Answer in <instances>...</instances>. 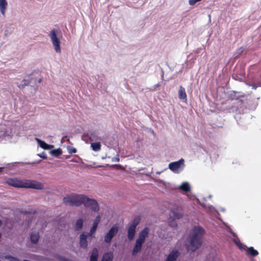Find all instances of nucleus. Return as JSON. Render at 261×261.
<instances>
[{
	"label": "nucleus",
	"instance_id": "nucleus-1",
	"mask_svg": "<svg viewBox=\"0 0 261 261\" xmlns=\"http://www.w3.org/2000/svg\"><path fill=\"white\" fill-rule=\"evenodd\" d=\"M63 200L66 205L69 204L72 206H78L83 204L86 207H90L94 212H98L99 210V205L97 201L84 194L72 193L64 197Z\"/></svg>",
	"mask_w": 261,
	"mask_h": 261
},
{
	"label": "nucleus",
	"instance_id": "nucleus-2",
	"mask_svg": "<svg viewBox=\"0 0 261 261\" xmlns=\"http://www.w3.org/2000/svg\"><path fill=\"white\" fill-rule=\"evenodd\" d=\"M204 229L199 226H194L191 230L186 244L188 251H195L201 245Z\"/></svg>",
	"mask_w": 261,
	"mask_h": 261
},
{
	"label": "nucleus",
	"instance_id": "nucleus-3",
	"mask_svg": "<svg viewBox=\"0 0 261 261\" xmlns=\"http://www.w3.org/2000/svg\"><path fill=\"white\" fill-rule=\"evenodd\" d=\"M5 182L9 186L15 188H32L42 189L43 186L36 180H6Z\"/></svg>",
	"mask_w": 261,
	"mask_h": 261
},
{
	"label": "nucleus",
	"instance_id": "nucleus-4",
	"mask_svg": "<svg viewBox=\"0 0 261 261\" xmlns=\"http://www.w3.org/2000/svg\"><path fill=\"white\" fill-rule=\"evenodd\" d=\"M149 231V228L146 227L139 232L138 238L136 241L135 245L132 251L133 255H136L141 251L142 245L144 243L146 238L148 236Z\"/></svg>",
	"mask_w": 261,
	"mask_h": 261
},
{
	"label": "nucleus",
	"instance_id": "nucleus-5",
	"mask_svg": "<svg viewBox=\"0 0 261 261\" xmlns=\"http://www.w3.org/2000/svg\"><path fill=\"white\" fill-rule=\"evenodd\" d=\"M184 162L183 159H181L178 161L171 162L169 164V168L173 172L177 173L184 168Z\"/></svg>",
	"mask_w": 261,
	"mask_h": 261
},
{
	"label": "nucleus",
	"instance_id": "nucleus-6",
	"mask_svg": "<svg viewBox=\"0 0 261 261\" xmlns=\"http://www.w3.org/2000/svg\"><path fill=\"white\" fill-rule=\"evenodd\" d=\"M118 231V226L117 224L113 225L109 231L106 233L104 237V241L106 243L109 244Z\"/></svg>",
	"mask_w": 261,
	"mask_h": 261
},
{
	"label": "nucleus",
	"instance_id": "nucleus-7",
	"mask_svg": "<svg viewBox=\"0 0 261 261\" xmlns=\"http://www.w3.org/2000/svg\"><path fill=\"white\" fill-rule=\"evenodd\" d=\"M49 35L52 42L53 45L54 46L55 50L57 53H60L61 51L60 47V40L57 37L56 31L55 30H52L49 32Z\"/></svg>",
	"mask_w": 261,
	"mask_h": 261
},
{
	"label": "nucleus",
	"instance_id": "nucleus-8",
	"mask_svg": "<svg viewBox=\"0 0 261 261\" xmlns=\"http://www.w3.org/2000/svg\"><path fill=\"white\" fill-rule=\"evenodd\" d=\"M100 218H101V217L99 215H97L95 219L94 220L92 227L91 228L90 232L88 233V236L89 237H92L93 236V234L95 232V231L97 229L98 225L100 221Z\"/></svg>",
	"mask_w": 261,
	"mask_h": 261
},
{
	"label": "nucleus",
	"instance_id": "nucleus-9",
	"mask_svg": "<svg viewBox=\"0 0 261 261\" xmlns=\"http://www.w3.org/2000/svg\"><path fill=\"white\" fill-rule=\"evenodd\" d=\"M180 254L177 250H173L168 255L165 261H176Z\"/></svg>",
	"mask_w": 261,
	"mask_h": 261
},
{
	"label": "nucleus",
	"instance_id": "nucleus-10",
	"mask_svg": "<svg viewBox=\"0 0 261 261\" xmlns=\"http://www.w3.org/2000/svg\"><path fill=\"white\" fill-rule=\"evenodd\" d=\"M174 216L177 219H180L183 217L184 212L182 207L180 206H177L174 209L171 210Z\"/></svg>",
	"mask_w": 261,
	"mask_h": 261
},
{
	"label": "nucleus",
	"instance_id": "nucleus-11",
	"mask_svg": "<svg viewBox=\"0 0 261 261\" xmlns=\"http://www.w3.org/2000/svg\"><path fill=\"white\" fill-rule=\"evenodd\" d=\"M88 237H89L88 234H85L84 233H82L80 235V245L82 248L86 249L87 248L88 242L87 241V238Z\"/></svg>",
	"mask_w": 261,
	"mask_h": 261
},
{
	"label": "nucleus",
	"instance_id": "nucleus-12",
	"mask_svg": "<svg viewBox=\"0 0 261 261\" xmlns=\"http://www.w3.org/2000/svg\"><path fill=\"white\" fill-rule=\"evenodd\" d=\"M245 94L242 93L241 92H238L236 91H231L230 94V98L231 100H238L241 97H244Z\"/></svg>",
	"mask_w": 261,
	"mask_h": 261
},
{
	"label": "nucleus",
	"instance_id": "nucleus-13",
	"mask_svg": "<svg viewBox=\"0 0 261 261\" xmlns=\"http://www.w3.org/2000/svg\"><path fill=\"white\" fill-rule=\"evenodd\" d=\"M178 97L180 99H182L186 101L187 100V96L186 93L185 89L181 86L179 87L178 92Z\"/></svg>",
	"mask_w": 261,
	"mask_h": 261
},
{
	"label": "nucleus",
	"instance_id": "nucleus-14",
	"mask_svg": "<svg viewBox=\"0 0 261 261\" xmlns=\"http://www.w3.org/2000/svg\"><path fill=\"white\" fill-rule=\"evenodd\" d=\"M87 136L91 141H96L100 140V138L98 136V134L96 131L90 132L87 134Z\"/></svg>",
	"mask_w": 261,
	"mask_h": 261
},
{
	"label": "nucleus",
	"instance_id": "nucleus-15",
	"mask_svg": "<svg viewBox=\"0 0 261 261\" xmlns=\"http://www.w3.org/2000/svg\"><path fill=\"white\" fill-rule=\"evenodd\" d=\"M36 141L38 143L40 147L45 150H48L53 147L52 145H50L46 143L44 141L41 140L38 138H36Z\"/></svg>",
	"mask_w": 261,
	"mask_h": 261
},
{
	"label": "nucleus",
	"instance_id": "nucleus-16",
	"mask_svg": "<svg viewBox=\"0 0 261 261\" xmlns=\"http://www.w3.org/2000/svg\"><path fill=\"white\" fill-rule=\"evenodd\" d=\"M136 228L132 227L129 226L127 229V237L129 240H132L136 234Z\"/></svg>",
	"mask_w": 261,
	"mask_h": 261
},
{
	"label": "nucleus",
	"instance_id": "nucleus-17",
	"mask_svg": "<svg viewBox=\"0 0 261 261\" xmlns=\"http://www.w3.org/2000/svg\"><path fill=\"white\" fill-rule=\"evenodd\" d=\"M7 6L8 3L6 0H0V11L3 16L5 15Z\"/></svg>",
	"mask_w": 261,
	"mask_h": 261
},
{
	"label": "nucleus",
	"instance_id": "nucleus-18",
	"mask_svg": "<svg viewBox=\"0 0 261 261\" xmlns=\"http://www.w3.org/2000/svg\"><path fill=\"white\" fill-rule=\"evenodd\" d=\"M98 250L97 248H94L92 251L90 257V261H98Z\"/></svg>",
	"mask_w": 261,
	"mask_h": 261
},
{
	"label": "nucleus",
	"instance_id": "nucleus-19",
	"mask_svg": "<svg viewBox=\"0 0 261 261\" xmlns=\"http://www.w3.org/2000/svg\"><path fill=\"white\" fill-rule=\"evenodd\" d=\"M113 253L110 252L104 253L101 261H113Z\"/></svg>",
	"mask_w": 261,
	"mask_h": 261
},
{
	"label": "nucleus",
	"instance_id": "nucleus-20",
	"mask_svg": "<svg viewBox=\"0 0 261 261\" xmlns=\"http://www.w3.org/2000/svg\"><path fill=\"white\" fill-rule=\"evenodd\" d=\"M83 220L82 219H79L76 221L75 226H74V229L76 231H80L83 228Z\"/></svg>",
	"mask_w": 261,
	"mask_h": 261
},
{
	"label": "nucleus",
	"instance_id": "nucleus-21",
	"mask_svg": "<svg viewBox=\"0 0 261 261\" xmlns=\"http://www.w3.org/2000/svg\"><path fill=\"white\" fill-rule=\"evenodd\" d=\"M140 221L141 218L140 216L136 217L130 223L129 226L136 228L137 226L140 223Z\"/></svg>",
	"mask_w": 261,
	"mask_h": 261
},
{
	"label": "nucleus",
	"instance_id": "nucleus-22",
	"mask_svg": "<svg viewBox=\"0 0 261 261\" xmlns=\"http://www.w3.org/2000/svg\"><path fill=\"white\" fill-rule=\"evenodd\" d=\"M31 241L32 243L36 244L38 242L39 239V235L38 232H32L31 234Z\"/></svg>",
	"mask_w": 261,
	"mask_h": 261
},
{
	"label": "nucleus",
	"instance_id": "nucleus-23",
	"mask_svg": "<svg viewBox=\"0 0 261 261\" xmlns=\"http://www.w3.org/2000/svg\"><path fill=\"white\" fill-rule=\"evenodd\" d=\"M247 254L251 256H255L258 254V252L253 247H250L247 249Z\"/></svg>",
	"mask_w": 261,
	"mask_h": 261
},
{
	"label": "nucleus",
	"instance_id": "nucleus-24",
	"mask_svg": "<svg viewBox=\"0 0 261 261\" xmlns=\"http://www.w3.org/2000/svg\"><path fill=\"white\" fill-rule=\"evenodd\" d=\"M179 188L181 190H182L184 192H188L190 191V186L189 184L187 182H183L179 187Z\"/></svg>",
	"mask_w": 261,
	"mask_h": 261
},
{
	"label": "nucleus",
	"instance_id": "nucleus-25",
	"mask_svg": "<svg viewBox=\"0 0 261 261\" xmlns=\"http://www.w3.org/2000/svg\"><path fill=\"white\" fill-rule=\"evenodd\" d=\"M91 147L93 150L97 151L100 150L101 145L99 142L92 143L91 144Z\"/></svg>",
	"mask_w": 261,
	"mask_h": 261
},
{
	"label": "nucleus",
	"instance_id": "nucleus-26",
	"mask_svg": "<svg viewBox=\"0 0 261 261\" xmlns=\"http://www.w3.org/2000/svg\"><path fill=\"white\" fill-rule=\"evenodd\" d=\"M51 153L53 155L59 156L62 154V151L61 149L59 148L51 150Z\"/></svg>",
	"mask_w": 261,
	"mask_h": 261
},
{
	"label": "nucleus",
	"instance_id": "nucleus-27",
	"mask_svg": "<svg viewBox=\"0 0 261 261\" xmlns=\"http://www.w3.org/2000/svg\"><path fill=\"white\" fill-rule=\"evenodd\" d=\"M23 82L24 83L23 84H20L17 85L19 88H23L24 86L28 85L29 84V83H27V81L24 79L23 80Z\"/></svg>",
	"mask_w": 261,
	"mask_h": 261
},
{
	"label": "nucleus",
	"instance_id": "nucleus-28",
	"mask_svg": "<svg viewBox=\"0 0 261 261\" xmlns=\"http://www.w3.org/2000/svg\"><path fill=\"white\" fill-rule=\"evenodd\" d=\"M6 258L7 259H9V260H10L11 261H16L17 260V259L15 257L11 256H8Z\"/></svg>",
	"mask_w": 261,
	"mask_h": 261
},
{
	"label": "nucleus",
	"instance_id": "nucleus-29",
	"mask_svg": "<svg viewBox=\"0 0 261 261\" xmlns=\"http://www.w3.org/2000/svg\"><path fill=\"white\" fill-rule=\"evenodd\" d=\"M169 225L172 227H176V226H177V224L174 221H173V222L170 221V222H169Z\"/></svg>",
	"mask_w": 261,
	"mask_h": 261
},
{
	"label": "nucleus",
	"instance_id": "nucleus-30",
	"mask_svg": "<svg viewBox=\"0 0 261 261\" xmlns=\"http://www.w3.org/2000/svg\"><path fill=\"white\" fill-rule=\"evenodd\" d=\"M69 153H75L76 152V149L74 148H71L69 150Z\"/></svg>",
	"mask_w": 261,
	"mask_h": 261
},
{
	"label": "nucleus",
	"instance_id": "nucleus-31",
	"mask_svg": "<svg viewBox=\"0 0 261 261\" xmlns=\"http://www.w3.org/2000/svg\"><path fill=\"white\" fill-rule=\"evenodd\" d=\"M234 242L241 249L242 248V244L240 242V241H239L238 242L237 241H234Z\"/></svg>",
	"mask_w": 261,
	"mask_h": 261
},
{
	"label": "nucleus",
	"instance_id": "nucleus-32",
	"mask_svg": "<svg viewBox=\"0 0 261 261\" xmlns=\"http://www.w3.org/2000/svg\"><path fill=\"white\" fill-rule=\"evenodd\" d=\"M113 161H116L117 162H119V158H116L115 160L113 159Z\"/></svg>",
	"mask_w": 261,
	"mask_h": 261
},
{
	"label": "nucleus",
	"instance_id": "nucleus-33",
	"mask_svg": "<svg viewBox=\"0 0 261 261\" xmlns=\"http://www.w3.org/2000/svg\"><path fill=\"white\" fill-rule=\"evenodd\" d=\"M4 167H0V173L3 171Z\"/></svg>",
	"mask_w": 261,
	"mask_h": 261
},
{
	"label": "nucleus",
	"instance_id": "nucleus-34",
	"mask_svg": "<svg viewBox=\"0 0 261 261\" xmlns=\"http://www.w3.org/2000/svg\"><path fill=\"white\" fill-rule=\"evenodd\" d=\"M256 88H257V87L256 86H255V85H253L252 86V89H256Z\"/></svg>",
	"mask_w": 261,
	"mask_h": 261
},
{
	"label": "nucleus",
	"instance_id": "nucleus-35",
	"mask_svg": "<svg viewBox=\"0 0 261 261\" xmlns=\"http://www.w3.org/2000/svg\"><path fill=\"white\" fill-rule=\"evenodd\" d=\"M41 158H43V159H46V156H42V155H40Z\"/></svg>",
	"mask_w": 261,
	"mask_h": 261
},
{
	"label": "nucleus",
	"instance_id": "nucleus-36",
	"mask_svg": "<svg viewBox=\"0 0 261 261\" xmlns=\"http://www.w3.org/2000/svg\"><path fill=\"white\" fill-rule=\"evenodd\" d=\"M42 81V79L40 78L39 79V81H38V83H41Z\"/></svg>",
	"mask_w": 261,
	"mask_h": 261
},
{
	"label": "nucleus",
	"instance_id": "nucleus-37",
	"mask_svg": "<svg viewBox=\"0 0 261 261\" xmlns=\"http://www.w3.org/2000/svg\"><path fill=\"white\" fill-rule=\"evenodd\" d=\"M64 261H71V260H70V259H64Z\"/></svg>",
	"mask_w": 261,
	"mask_h": 261
},
{
	"label": "nucleus",
	"instance_id": "nucleus-38",
	"mask_svg": "<svg viewBox=\"0 0 261 261\" xmlns=\"http://www.w3.org/2000/svg\"><path fill=\"white\" fill-rule=\"evenodd\" d=\"M2 221L0 220V226L2 225Z\"/></svg>",
	"mask_w": 261,
	"mask_h": 261
},
{
	"label": "nucleus",
	"instance_id": "nucleus-39",
	"mask_svg": "<svg viewBox=\"0 0 261 261\" xmlns=\"http://www.w3.org/2000/svg\"><path fill=\"white\" fill-rule=\"evenodd\" d=\"M71 161L74 162V160H72Z\"/></svg>",
	"mask_w": 261,
	"mask_h": 261
}]
</instances>
